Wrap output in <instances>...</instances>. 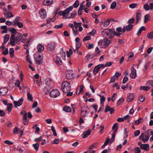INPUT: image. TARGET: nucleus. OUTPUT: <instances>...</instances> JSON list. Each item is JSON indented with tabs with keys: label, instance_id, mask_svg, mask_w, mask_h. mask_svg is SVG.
<instances>
[{
	"label": "nucleus",
	"instance_id": "38",
	"mask_svg": "<svg viewBox=\"0 0 153 153\" xmlns=\"http://www.w3.org/2000/svg\"><path fill=\"white\" fill-rule=\"evenodd\" d=\"M150 63V62H146L144 65V68L143 69V71H146L148 68L149 66V64Z\"/></svg>",
	"mask_w": 153,
	"mask_h": 153
},
{
	"label": "nucleus",
	"instance_id": "35",
	"mask_svg": "<svg viewBox=\"0 0 153 153\" xmlns=\"http://www.w3.org/2000/svg\"><path fill=\"white\" fill-rule=\"evenodd\" d=\"M12 107L13 105L11 103H9L7 104V110L9 112L11 111Z\"/></svg>",
	"mask_w": 153,
	"mask_h": 153
},
{
	"label": "nucleus",
	"instance_id": "40",
	"mask_svg": "<svg viewBox=\"0 0 153 153\" xmlns=\"http://www.w3.org/2000/svg\"><path fill=\"white\" fill-rule=\"evenodd\" d=\"M143 121V118H140L138 120H137L135 121V124L137 125L139 124L140 123H142Z\"/></svg>",
	"mask_w": 153,
	"mask_h": 153
},
{
	"label": "nucleus",
	"instance_id": "2",
	"mask_svg": "<svg viewBox=\"0 0 153 153\" xmlns=\"http://www.w3.org/2000/svg\"><path fill=\"white\" fill-rule=\"evenodd\" d=\"M101 34L104 37L107 39L113 38L115 35L114 31L108 29H104L102 31Z\"/></svg>",
	"mask_w": 153,
	"mask_h": 153
},
{
	"label": "nucleus",
	"instance_id": "64",
	"mask_svg": "<svg viewBox=\"0 0 153 153\" xmlns=\"http://www.w3.org/2000/svg\"><path fill=\"white\" fill-rule=\"evenodd\" d=\"M153 49V47H151L149 48L147 51V52L148 54L150 53Z\"/></svg>",
	"mask_w": 153,
	"mask_h": 153
},
{
	"label": "nucleus",
	"instance_id": "18",
	"mask_svg": "<svg viewBox=\"0 0 153 153\" xmlns=\"http://www.w3.org/2000/svg\"><path fill=\"white\" fill-rule=\"evenodd\" d=\"M8 91L7 88H0V95H5Z\"/></svg>",
	"mask_w": 153,
	"mask_h": 153
},
{
	"label": "nucleus",
	"instance_id": "9",
	"mask_svg": "<svg viewBox=\"0 0 153 153\" xmlns=\"http://www.w3.org/2000/svg\"><path fill=\"white\" fill-rule=\"evenodd\" d=\"M60 95L59 91L57 89L53 90L49 93V95L51 97L53 98H56Z\"/></svg>",
	"mask_w": 153,
	"mask_h": 153
},
{
	"label": "nucleus",
	"instance_id": "22",
	"mask_svg": "<svg viewBox=\"0 0 153 153\" xmlns=\"http://www.w3.org/2000/svg\"><path fill=\"white\" fill-rule=\"evenodd\" d=\"M125 31H129L131 30L133 28V25L131 24H129L126 26L123 27Z\"/></svg>",
	"mask_w": 153,
	"mask_h": 153
},
{
	"label": "nucleus",
	"instance_id": "28",
	"mask_svg": "<svg viewBox=\"0 0 153 153\" xmlns=\"http://www.w3.org/2000/svg\"><path fill=\"white\" fill-rule=\"evenodd\" d=\"M4 16L5 18L7 19L10 18L13 16L12 13L10 12L6 13H4Z\"/></svg>",
	"mask_w": 153,
	"mask_h": 153
},
{
	"label": "nucleus",
	"instance_id": "13",
	"mask_svg": "<svg viewBox=\"0 0 153 153\" xmlns=\"http://www.w3.org/2000/svg\"><path fill=\"white\" fill-rule=\"evenodd\" d=\"M23 100L24 98L22 97L19 99L17 102L16 101H14L13 102L14 107L15 108H16L18 106H20L22 104Z\"/></svg>",
	"mask_w": 153,
	"mask_h": 153
},
{
	"label": "nucleus",
	"instance_id": "43",
	"mask_svg": "<svg viewBox=\"0 0 153 153\" xmlns=\"http://www.w3.org/2000/svg\"><path fill=\"white\" fill-rule=\"evenodd\" d=\"M142 14L140 11H138L136 14L137 19H140L142 18Z\"/></svg>",
	"mask_w": 153,
	"mask_h": 153
},
{
	"label": "nucleus",
	"instance_id": "27",
	"mask_svg": "<svg viewBox=\"0 0 153 153\" xmlns=\"http://www.w3.org/2000/svg\"><path fill=\"white\" fill-rule=\"evenodd\" d=\"M37 50L39 52H41L44 49V47L41 44H39L37 46Z\"/></svg>",
	"mask_w": 153,
	"mask_h": 153
},
{
	"label": "nucleus",
	"instance_id": "46",
	"mask_svg": "<svg viewBox=\"0 0 153 153\" xmlns=\"http://www.w3.org/2000/svg\"><path fill=\"white\" fill-rule=\"evenodd\" d=\"M135 153H141V151L138 147H137L134 149Z\"/></svg>",
	"mask_w": 153,
	"mask_h": 153
},
{
	"label": "nucleus",
	"instance_id": "58",
	"mask_svg": "<svg viewBox=\"0 0 153 153\" xmlns=\"http://www.w3.org/2000/svg\"><path fill=\"white\" fill-rule=\"evenodd\" d=\"M145 99V97L144 96H141L140 97L139 100L140 102H143L144 101Z\"/></svg>",
	"mask_w": 153,
	"mask_h": 153
},
{
	"label": "nucleus",
	"instance_id": "49",
	"mask_svg": "<svg viewBox=\"0 0 153 153\" xmlns=\"http://www.w3.org/2000/svg\"><path fill=\"white\" fill-rule=\"evenodd\" d=\"M116 1L113 2L111 4V8L114 9L116 6Z\"/></svg>",
	"mask_w": 153,
	"mask_h": 153
},
{
	"label": "nucleus",
	"instance_id": "15",
	"mask_svg": "<svg viewBox=\"0 0 153 153\" xmlns=\"http://www.w3.org/2000/svg\"><path fill=\"white\" fill-rule=\"evenodd\" d=\"M36 63L37 65L42 64L43 62V58L41 55H39L37 57L35 58Z\"/></svg>",
	"mask_w": 153,
	"mask_h": 153
},
{
	"label": "nucleus",
	"instance_id": "62",
	"mask_svg": "<svg viewBox=\"0 0 153 153\" xmlns=\"http://www.w3.org/2000/svg\"><path fill=\"white\" fill-rule=\"evenodd\" d=\"M96 32V30L94 29H93L91 32L89 33L88 34L90 35L91 36H94V35L95 33Z\"/></svg>",
	"mask_w": 153,
	"mask_h": 153
},
{
	"label": "nucleus",
	"instance_id": "6",
	"mask_svg": "<svg viewBox=\"0 0 153 153\" xmlns=\"http://www.w3.org/2000/svg\"><path fill=\"white\" fill-rule=\"evenodd\" d=\"M98 43L99 44L101 45L102 48H106L110 44V41L108 39H105L102 40H100Z\"/></svg>",
	"mask_w": 153,
	"mask_h": 153
},
{
	"label": "nucleus",
	"instance_id": "8",
	"mask_svg": "<svg viewBox=\"0 0 153 153\" xmlns=\"http://www.w3.org/2000/svg\"><path fill=\"white\" fill-rule=\"evenodd\" d=\"M116 30L117 32L114 31V34H115V35L117 36H120L125 31L124 27L122 29V27H117L116 28Z\"/></svg>",
	"mask_w": 153,
	"mask_h": 153
},
{
	"label": "nucleus",
	"instance_id": "14",
	"mask_svg": "<svg viewBox=\"0 0 153 153\" xmlns=\"http://www.w3.org/2000/svg\"><path fill=\"white\" fill-rule=\"evenodd\" d=\"M39 13L42 19H45L46 18L47 15L45 10L41 9L39 10Z\"/></svg>",
	"mask_w": 153,
	"mask_h": 153
},
{
	"label": "nucleus",
	"instance_id": "45",
	"mask_svg": "<svg viewBox=\"0 0 153 153\" xmlns=\"http://www.w3.org/2000/svg\"><path fill=\"white\" fill-rule=\"evenodd\" d=\"M147 37L149 39L153 38V31L148 33L147 35Z\"/></svg>",
	"mask_w": 153,
	"mask_h": 153
},
{
	"label": "nucleus",
	"instance_id": "54",
	"mask_svg": "<svg viewBox=\"0 0 153 153\" xmlns=\"http://www.w3.org/2000/svg\"><path fill=\"white\" fill-rule=\"evenodd\" d=\"M96 146H97V143H94L89 147L88 149H89V150H90L92 149H93L94 147H96Z\"/></svg>",
	"mask_w": 153,
	"mask_h": 153
},
{
	"label": "nucleus",
	"instance_id": "4",
	"mask_svg": "<svg viewBox=\"0 0 153 153\" xmlns=\"http://www.w3.org/2000/svg\"><path fill=\"white\" fill-rule=\"evenodd\" d=\"M10 32L11 33L9 44L11 45L12 46H13L15 45V44H14V38L17 35V33H19L17 32L16 29L14 28H13L11 30Z\"/></svg>",
	"mask_w": 153,
	"mask_h": 153
},
{
	"label": "nucleus",
	"instance_id": "16",
	"mask_svg": "<svg viewBox=\"0 0 153 153\" xmlns=\"http://www.w3.org/2000/svg\"><path fill=\"white\" fill-rule=\"evenodd\" d=\"M56 47L55 44L53 42H51L48 44V48L49 50H54Z\"/></svg>",
	"mask_w": 153,
	"mask_h": 153
},
{
	"label": "nucleus",
	"instance_id": "53",
	"mask_svg": "<svg viewBox=\"0 0 153 153\" xmlns=\"http://www.w3.org/2000/svg\"><path fill=\"white\" fill-rule=\"evenodd\" d=\"M115 76H114L111 77L110 83L114 82L117 79Z\"/></svg>",
	"mask_w": 153,
	"mask_h": 153
},
{
	"label": "nucleus",
	"instance_id": "57",
	"mask_svg": "<svg viewBox=\"0 0 153 153\" xmlns=\"http://www.w3.org/2000/svg\"><path fill=\"white\" fill-rule=\"evenodd\" d=\"M143 7L144 9L146 10H148L149 9V6L148 4H144Z\"/></svg>",
	"mask_w": 153,
	"mask_h": 153
},
{
	"label": "nucleus",
	"instance_id": "31",
	"mask_svg": "<svg viewBox=\"0 0 153 153\" xmlns=\"http://www.w3.org/2000/svg\"><path fill=\"white\" fill-rule=\"evenodd\" d=\"M44 91L45 93V94H48L49 92L51 90V87H50L48 86V87H46L44 88Z\"/></svg>",
	"mask_w": 153,
	"mask_h": 153
},
{
	"label": "nucleus",
	"instance_id": "25",
	"mask_svg": "<svg viewBox=\"0 0 153 153\" xmlns=\"http://www.w3.org/2000/svg\"><path fill=\"white\" fill-rule=\"evenodd\" d=\"M53 2V0H44L43 4L46 6H49Z\"/></svg>",
	"mask_w": 153,
	"mask_h": 153
},
{
	"label": "nucleus",
	"instance_id": "37",
	"mask_svg": "<svg viewBox=\"0 0 153 153\" xmlns=\"http://www.w3.org/2000/svg\"><path fill=\"white\" fill-rule=\"evenodd\" d=\"M22 123L25 125H27L28 123V120L27 119V118H22Z\"/></svg>",
	"mask_w": 153,
	"mask_h": 153
},
{
	"label": "nucleus",
	"instance_id": "19",
	"mask_svg": "<svg viewBox=\"0 0 153 153\" xmlns=\"http://www.w3.org/2000/svg\"><path fill=\"white\" fill-rule=\"evenodd\" d=\"M54 62L58 65H61L62 63V61L61 58L58 56H56L54 59Z\"/></svg>",
	"mask_w": 153,
	"mask_h": 153
},
{
	"label": "nucleus",
	"instance_id": "12",
	"mask_svg": "<svg viewBox=\"0 0 153 153\" xmlns=\"http://www.w3.org/2000/svg\"><path fill=\"white\" fill-rule=\"evenodd\" d=\"M105 67V65L103 64H99L95 67L93 70V72L94 74H96L97 73L101 68H104Z\"/></svg>",
	"mask_w": 153,
	"mask_h": 153
},
{
	"label": "nucleus",
	"instance_id": "39",
	"mask_svg": "<svg viewBox=\"0 0 153 153\" xmlns=\"http://www.w3.org/2000/svg\"><path fill=\"white\" fill-rule=\"evenodd\" d=\"M20 114L23 116V118H27V113L25 111H22L20 113Z\"/></svg>",
	"mask_w": 153,
	"mask_h": 153
},
{
	"label": "nucleus",
	"instance_id": "29",
	"mask_svg": "<svg viewBox=\"0 0 153 153\" xmlns=\"http://www.w3.org/2000/svg\"><path fill=\"white\" fill-rule=\"evenodd\" d=\"M4 40L3 42L4 44H5L9 39V35L8 34L5 35L4 37Z\"/></svg>",
	"mask_w": 153,
	"mask_h": 153
},
{
	"label": "nucleus",
	"instance_id": "59",
	"mask_svg": "<svg viewBox=\"0 0 153 153\" xmlns=\"http://www.w3.org/2000/svg\"><path fill=\"white\" fill-rule=\"evenodd\" d=\"M63 24L62 23H61L59 25L55 26L54 27L56 29H59L62 27L63 26Z\"/></svg>",
	"mask_w": 153,
	"mask_h": 153
},
{
	"label": "nucleus",
	"instance_id": "32",
	"mask_svg": "<svg viewBox=\"0 0 153 153\" xmlns=\"http://www.w3.org/2000/svg\"><path fill=\"white\" fill-rule=\"evenodd\" d=\"M146 30V29L144 26H142L139 29L137 33V35L138 36H139L141 34L142 31L145 30Z\"/></svg>",
	"mask_w": 153,
	"mask_h": 153
},
{
	"label": "nucleus",
	"instance_id": "23",
	"mask_svg": "<svg viewBox=\"0 0 153 153\" xmlns=\"http://www.w3.org/2000/svg\"><path fill=\"white\" fill-rule=\"evenodd\" d=\"M140 148L141 149L147 151L149 149V145L148 144H143L140 146Z\"/></svg>",
	"mask_w": 153,
	"mask_h": 153
},
{
	"label": "nucleus",
	"instance_id": "60",
	"mask_svg": "<svg viewBox=\"0 0 153 153\" xmlns=\"http://www.w3.org/2000/svg\"><path fill=\"white\" fill-rule=\"evenodd\" d=\"M95 54L93 56V57L97 56L98 55H100L101 51H95Z\"/></svg>",
	"mask_w": 153,
	"mask_h": 153
},
{
	"label": "nucleus",
	"instance_id": "33",
	"mask_svg": "<svg viewBox=\"0 0 153 153\" xmlns=\"http://www.w3.org/2000/svg\"><path fill=\"white\" fill-rule=\"evenodd\" d=\"M150 88L149 86H141L140 88V89L141 90H143L146 91H148Z\"/></svg>",
	"mask_w": 153,
	"mask_h": 153
},
{
	"label": "nucleus",
	"instance_id": "56",
	"mask_svg": "<svg viewBox=\"0 0 153 153\" xmlns=\"http://www.w3.org/2000/svg\"><path fill=\"white\" fill-rule=\"evenodd\" d=\"M140 133V131L139 130H136L134 132V135L135 137L139 135Z\"/></svg>",
	"mask_w": 153,
	"mask_h": 153
},
{
	"label": "nucleus",
	"instance_id": "3",
	"mask_svg": "<svg viewBox=\"0 0 153 153\" xmlns=\"http://www.w3.org/2000/svg\"><path fill=\"white\" fill-rule=\"evenodd\" d=\"M61 89L64 93H67L71 89L70 83L67 81L63 82L61 85Z\"/></svg>",
	"mask_w": 153,
	"mask_h": 153
},
{
	"label": "nucleus",
	"instance_id": "42",
	"mask_svg": "<svg viewBox=\"0 0 153 153\" xmlns=\"http://www.w3.org/2000/svg\"><path fill=\"white\" fill-rule=\"evenodd\" d=\"M51 81V80L50 78H47L45 80V84L48 85H50Z\"/></svg>",
	"mask_w": 153,
	"mask_h": 153
},
{
	"label": "nucleus",
	"instance_id": "50",
	"mask_svg": "<svg viewBox=\"0 0 153 153\" xmlns=\"http://www.w3.org/2000/svg\"><path fill=\"white\" fill-rule=\"evenodd\" d=\"M79 4V1H78L77 0L75 1V3L73 5L74 7L76 8L78 7Z\"/></svg>",
	"mask_w": 153,
	"mask_h": 153
},
{
	"label": "nucleus",
	"instance_id": "1",
	"mask_svg": "<svg viewBox=\"0 0 153 153\" xmlns=\"http://www.w3.org/2000/svg\"><path fill=\"white\" fill-rule=\"evenodd\" d=\"M73 8V6H71L65 10L59 12H58V9H56L54 12V16L55 17L56 14H58L60 16H62L64 19L74 18L77 14L76 12L74 11L71 15L69 14L70 12L72 10Z\"/></svg>",
	"mask_w": 153,
	"mask_h": 153
},
{
	"label": "nucleus",
	"instance_id": "5",
	"mask_svg": "<svg viewBox=\"0 0 153 153\" xmlns=\"http://www.w3.org/2000/svg\"><path fill=\"white\" fill-rule=\"evenodd\" d=\"M23 36L22 34L19 33H17V35L14 38V44H15V42L17 44H20V41L22 42H24L26 39L25 38L22 39V38Z\"/></svg>",
	"mask_w": 153,
	"mask_h": 153
},
{
	"label": "nucleus",
	"instance_id": "63",
	"mask_svg": "<svg viewBox=\"0 0 153 153\" xmlns=\"http://www.w3.org/2000/svg\"><path fill=\"white\" fill-rule=\"evenodd\" d=\"M137 5V4H130L129 5V7H130L131 8H134L136 7Z\"/></svg>",
	"mask_w": 153,
	"mask_h": 153
},
{
	"label": "nucleus",
	"instance_id": "7",
	"mask_svg": "<svg viewBox=\"0 0 153 153\" xmlns=\"http://www.w3.org/2000/svg\"><path fill=\"white\" fill-rule=\"evenodd\" d=\"M90 108L86 106L82 107L81 111L82 116L83 117H86L88 112L90 111Z\"/></svg>",
	"mask_w": 153,
	"mask_h": 153
},
{
	"label": "nucleus",
	"instance_id": "47",
	"mask_svg": "<svg viewBox=\"0 0 153 153\" xmlns=\"http://www.w3.org/2000/svg\"><path fill=\"white\" fill-rule=\"evenodd\" d=\"M124 101V99L123 98H121L118 100L117 102V105H120L121 102H123Z\"/></svg>",
	"mask_w": 153,
	"mask_h": 153
},
{
	"label": "nucleus",
	"instance_id": "24",
	"mask_svg": "<svg viewBox=\"0 0 153 153\" xmlns=\"http://www.w3.org/2000/svg\"><path fill=\"white\" fill-rule=\"evenodd\" d=\"M134 97V94L133 93H130L128 97L127 100L128 102H130L133 100Z\"/></svg>",
	"mask_w": 153,
	"mask_h": 153
},
{
	"label": "nucleus",
	"instance_id": "48",
	"mask_svg": "<svg viewBox=\"0 0 153 153\" xmlns=\"http://www.w3.org/2000/svg\"><path fill=\"white\" fill-rule=\"evenodd\" d=\"M59 142V139H55L52 142V144H58Z\"/></svg>",
	"mask_w": 153,
	"mask_h": 153
},
{
	"label": "nucleus",
	"instance_id": "61",
	"mask_svg": "<svg viewBox=\"0 0 153 153\" xmlns=\"http://www.w3.org/2000/svg\"><path fill=\"white\" fill-rule=\"evenodd\" d=\"M118 124L117 123H115L113 125L112 127V129L114 130L115 129H118Z\"/></svg>",
	"mask_w": 153,
	"mask_h": 153
},
{
	"label": "nucleus",
	"instance_id": "17",
	"mask_svg": "<svg viewBox=\"0 0 153 153\" xmlns=\"http://www.w3.org/2000/svg\"><path fill=\"white\" fill-rule=\"evenodd\" d=\"M91 129H89L87 131H84L82 134V137L83 138H85L87 137L88 135L91 134Z\"/></svg>",
	"mask_w": 153,
	"mask_h": 153
},
{
	"label": "nucleus",
	"instance_id": "55",
	"mask_svg": "<svg viewBox=\"0 0 153 153\" xmlns=\"http://www.w3.org/2000/svg\"><path fill=\"white\" fill-rule=\"evenodd\" d=\"M105 100V98L103 95H102L100 99V103L103 104Z\"/></svg>",
	"mask_w": 153,
	"mask_h": 153
},
{
	"label": "nucleus",
	"instance_id": "30",
	"mask_svg": "<svg viewBox=\"0 0 153 153\" xmlns=\"http://www.w3.org/2000/svg\"><path fill=\"white\" fill-rule=\"evenodd\" d=\"M103 22L104 23L103 26L105 27H106L109 25L110 21L109 20H107L106 21H104V22H100V24H102Z\"/></svg>",
	"mask_w": 153,
	"mask_h": 153
},
{
	"label": "nucleus",
	"instance_id": "21",
	"mask_svg": "<svg viewBox=\"0 0 153 153\" xmlns=\"http://www.w3.org/2000/svg\"><path fill=\"white\" fill-rule=\"evenodd\" d=\"M13 25H17L18 27L20 28L23 27L22 23L18 21V20H15L13 21Z\"/></svg>",
	"mask_w": 153,
	"mask_h": 153
},
{
	"label": "nucleus",
	"instance_id": "52",
	"mask_svg": "<svg viewBox=\"0 0 153 153\" xmlns=\"http://www.w3.org/2000/svg\"><path fill=\"white\" fill-rule=\"evenodd\" d=\"M29 55L27 54L26 56V60L30 65L32 64V62L30 60V58H29Z\"/></svg>",
	"mask_w": 153,
	"mask_h": 153
},
{
	"label": "nucleus",
	"instance_id": "44",
	"mask_svg": "<svg viewBox=\"0 0 153 153\" xmlns=\"http://www.w3.org/2000/svg\"><path fill=\"white\" fill-rule=\"evenodd\" d=\"M33 146L36 151H37L38 150L39 147V144L38 143H36L33 144Z\"/></svg>",
	"mask_w": 153,
	"mask_h": 153
},
{
	"label": "nucleus",
	"instance_id": "51",
	"mask_svg": "<svg viewBox=\"0 0 153 153\" xmlns=\"http://www.w3.org/2000/svg\"><path fill=\"white\" fill-rule=\"evenodd\" d=\"M91 36H87L84 37L83 39V41L85 42L87 40H89L91 39Z\"/></svg>",
	"mask_w": 153,
	"mask_h": 153
},
{
	"label": "nucleus",
	"instance_id": "41",
	"mask_svg": "<svg viewBox=\"0 0 153 153\" xmlns=\"http://www.w3.org/2000/svg\"><path fill=\"white\" fill-rule=\"evenodd\" d=\"M73 51L71 48H70L69 51H67V57L69 58L71 55L72 54Z\"/></svg>",
	"mask_w": 153,
	"mask_h": 153
},
{
	"label": "nucleus",
	"instance_id": "11",
	"mask_svg": "<svg viewBox=\"0 0 153 153\" xmlns=\"http://www.w3.org/2000/svg\"><path fill=\"white\" fill-rule=\"evenodd\" d=\"M66 77L68 79H71L74 78V74L72 70L68 71H66Z\"/></svg>",
	"mask_w": 153,
	"mask_h": 153
},
{
	"label": "nucleus",
	"instance_id": "34",
	"mask_svg": "<svg viewBox=\"0 0 153 153\" xmlns=\"http://www.w3.org/2000/svg\"><path fill=\"white\" fill-rule=\"evenodd\" d=\"M63 110L67 112H71V108L67 106H64Z\"/></svg>",
	"mask_w": 153,
	"mask_h": 153
},
{
	"label": "nucleus",
	"instance_id": "20",
	"mask_svg": "<svg viewBox=\"0 0 153 153\" xmlns=\"http://www.w3.org/2000/svg\"><path fill=\"white\" fill-rule=\"evenodd\" d=\"M133 67L134 66H133L131 68V72L130 76L131 78L134 79L136 78L137 74L136 70Z\"/></svg>",
	"mask_w": 153,
	"mask_h": 153
},
{
	"label": "nucleus",
	"instance_id": "26",
	"mask_svg": "<svg viewBox=\"0 0 153 153\" xmlns=\"http://www.w3.org/2000/svg\"><path fill=\"white\" fill-rule=\"evenodd\" d=\"M27 99L28 101L32 102L33 101V97L31 94H30V93L28 92L27 93Z\"/></svg>",
	"mask_w": 153,
	"mask_h": 153
},
{
	"label": "nucleus",
	"instance_id": "10",
	"mask_svg": "<svg viewBox=\"0 0 153 153\" xmlns=\"http://www.w3.org/2000/svg\"><path fill=\"white\" fill-rule=\"evenodd\" d=\"M149 135H145V134L142 133L139 137V140H142L144 143L147 142L149 140Z\"/></svg>",
	"mask_w": 153,
	"mask_h": 153
},
{
	"label": "nucleus",
	"instance_id": "36",
	"mask_svg": "<svg viewBox=\"0 0 153 153\" xmlns=\"http://www.w3.org/2000/svg\"><path fill=\"white\" fill-rule=\"evenodd\" d=\"M14 52L13 48H11L10 49L9 51V54L10 56L11 57H14Z\"/></svg>",
	"mask_w": 153,
	"mask_h": 153
}]
</instances>
